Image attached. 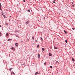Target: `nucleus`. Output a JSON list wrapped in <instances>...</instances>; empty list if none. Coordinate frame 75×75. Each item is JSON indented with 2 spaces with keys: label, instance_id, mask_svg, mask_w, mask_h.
<instances>
[{
  "label": "nucleus",
  "instance_id": "58836bf2",
  "mask_svg": "<svg viewBox=\"0 0 75 75\" xmlns=\"http://www.w3.org/2000/svg\"><path fill=\"white\" fill-rule=\"evenodd\" d=\"M59 15L60 16H61V14H60V13H59Z\"/></svg>",
  "mask_w": 75,
  "mask_h": 75
},
{
  "label": "nucleus",
  "instance_id": "9b49d317",
  "mask_svg": "<svg viewBox=\"0 0 75 75\" xmlns=\"http://www.w3.org/2000/svg\"><path fill=\"white\" fill-rule=\"evenodd\" d=\"M7 41H11V39H8Z\"/></svg>",
  "mask_w": 75,
  "mask_h": 75
},
{
  "label": "nucleus",
  "instance_id": "aec40b11",
  "mask_svg": "<svg viewBox=\"0 0 75 75\" xmlns=\"http://www.w3.org/2000/svg\"><path fill=\"white\" fill-rule=\"evenodd\" d=\"M13 69V68L9 69V71H11V70Z\"/></svg>",
  "mask_w": 75,
  "mask_h": 75
},
{
  "label": "nucleus",
  "instance_id": "cd10ccee",
  "mask_svg": "<svg viewBox=\"0 0 75 75\" xmlns=\"http://www.w3.org/2000/svg\"><path fill=\"white\" fill-rule=\"evenodd\" d=\"M40 54L38 56V58H40Z\"/></svg>",
  "mask_w": 75,
  "mask_h": 75
},
{
  "label": "nucleus",
  "instance_id": "4468645a",
  "mask_svg": "<svg viewBox=\"0 0 75 75\" xmlns=\"http://www.w3.org/2000/svg\"><path fill=\"white\" fill-rule=\"evenodd\" d=\"M46 64H47V62H45L44 63V65L45 66L46 65Z\"/></svg>",
  "mask_w": 75,
  "mask_h": 75
},
{
  "label": "nucleus",
  "instance_id": "f704fd0d",
  "mask_svg": "<svg viewBox=\"0 0 75 75\" xmlns=\"http://www.w3.org/2000/svg\"><path fill=\"white\" fill-rule=\"evenodd\" d=\"M35 41L36 42H37V40H35Z\"/></svg>",
  "mask_w": 75,
  "mask_h": 75
},
{
  "label": "nucleus",
  "instance_id": "a19ab883",
  "mask_svg": "<svg viewBox=\"0 0 75 75\" xmlns=\"http://www.w3.org/2000/svg\"><path fill=\"white\" fill-rule=\"evenodd\" d=\"M0 27H1V25H0Z\"/></svg>",
  "mask_w": 75,
  "mask_h": 75
},
{
  "label": "nucleus",
  "instance_id": "a878e982",
  "mask_svg": "<svg viewBox=\"0 0 75 75\" xmlns=\"http://www.w3.org/2000/svg\"><path fill=\"white\" fill-rule=\"evenodd\" d=\"M37 47L38 48L39 47V45H38L37 46Z\"/></svg>",
  "mask_w": 75,
  "mask_h": 75
},
{
  "label": "nucleus",
  "instance_id": "20e7f679",
  "mask_svg": "<svg viewBox=\"0 0 75 75\" xmlns=\"http://www.w3.org/2000/svg\"><path fill=\"white\" fill-rule=\"evenodd\" d=\"M18 43H15V45L17 47V46H18Z\"/></svg>",
  "mask_w": 75,
  "mask_h": 75
},
{
  "label": "nucleus",
  "instance_id": "6ab92c4d",
  "mask_svg": "<svg viewBox=\"0 0 75 75\" xmlns=\"http://www.w3.org/2000/svg\"><path fill=\"white\" fill-rule=\"evenodd\" d=\"M2 6H1V3H0V7H1Z\"/></svg>",
  "mask_w": 75,
  "mask_h": 75
},
{
  "label": "nucleus",
  "instance_id": "7c9ffc66",
  "mask_svg": "<svg viewBox=\"0 0 75 75\" xmlns=\"http://www.w3.org/2000/svg\"><path fill=\"white\" fill-rule=\"evenodd\" d=\"M43 18L44 19V20H45V17H44Z\"/></svg>",
  "mask_w": 75,
  "mask_h": 75
},
{
  "label": "nucleus",
  "instance_id": "0eeeda50",
  "mask_svg": "<svg viewBox=\"0 0 75 75\" xmlns=\"http://www.w3.org/2000/svg\"><path fill=\"white\" fill-rule=\"evenodd\" d=\"M5 25H7V26H8V23H5Z\"/></svg>",
  "mask_w": 75,
  "mask_h": 75
},
{
  "label": "nucleus",
  "instance_id": "473e14b6",
  "mask_svg": "<svg viewBox=\"0 0 75 75\" xmlns=\"http://www.w3.org/2000/svg\"><path fill=\"white\" fill-rule=\"evenodd\" d=\"M23 2H25V0H23Z\"/></svg>",
  "mask_w": 75,
  "mask_h": 75
},
{
  "label": "nucleus",
  "instance_id": "f3484780",
  "mask_svg": "<svg viewBox=\"0 0 75 75\" xmlns=\"http://www.w3.org/2000/svg\"><path fill=\"white\" fill-rule=\"evenodd\" d=\"M28 12H30V9L28 10Z\"/></svg>",
  "mask_w": 75,
  "mask_h": 75
},
{
  "label": "nucleus",
  "instance_id": "79ce46f5",
  "mask_svg": "<svg viewBox=\"0 0 75 75\" xmlns=\"http://www.w3.org/2000/svg\"><path fill=\"white\" fill-rule=\"evenodd\" d=\"M37 38L38 40V38Z\"/></svg>",
  "mask_w": 75,
  "mask_h": 75
},
{
  "label": "nucleus",
  "instance_id": "c85d7f7f",
  "mask_svg": "<svg viewBox=\"0 0 75 75\" xmlns=\"http://www.w3.org/2000/svg\"><path fill=\"white\" fill-rule=\"evenodd\" d=\"M16 37H18V38H19V36L18 37V36L16 35Z\"/></svg>",
  "mask_w": 75,
  "mask_h": 75
},
{
  "label": "nucleus",
  "instance_id": "dca6fc26",
  "mask_svg": "<svg viewBox=\"0 0 75 75\" xmlns=\"http://www.w3.org/2000/svg\"><path fill=\"white\" fill-rule=\"evenodd\" d=\"M40 38H41V41H43V39H42V37Z\"/></svg>",
  "mask_w": 75,
  "mask_h": 75
},
{
  "label": "nucleus",
  "instance_id": "f257e3e1",
  "mask_svg": "<svg viewBox=\"0 0 75 75\" xmlns=\"http://www.w3.org/2000/svg\"><path fill=\"white\" fill-rule=\"evenodd\" d=\"M37 74L38 75L39 74V73L37 72H36L35 73V75H37Z\"/></svg>",
  "mask_w": 75,
  "mask_h": 75
},
{
  "label": "nucleus",
  "instance_id": "f8f14e48",
  "mask_svg": "<svg viewBox=\"0 0 75 75\" xmlns=\"http://www.w3.org/2000/svg\"><path fill=\"white\" fill-rule=\"evenodd\" d=\"M64 33H65V34H67V33L65 30H64Z\"/></svg>",
  "mask_w": 75,
  "mask_h": 75
},
{
  "label": "nucleus",
  "instance_id": "393cba45",
  "mask_svg": "<svg viewBox=\"0 0 75 75\" xmlns=\"http://www.w3.org/2000/svg\"><path fill=\"white\" fill-rule=\"evenodd\" d=\"M11 49L12 50H14V48H13V47H12L11 48Z\"/></svg>",
  "mask_w": 75,
  "mask_h": 75
},
{
  "label": "nucleus",
  "instance_id": "ddd939ff",
  "mask_svg": "<svg viewBox=\"0 0 75 75\" xmlns=\"http://www.w3.org/2000/svg\"><path fill=\"white\" fill-rule=\"evenodd\" d=\"M2 35V34H1V32H0V36H1Z\"/></svg>",
  "mask_w": 75,
  "mask_h": 75
},
{
  "label": "nucleus",
  "instance_id": "72a5a7b5",
  "mask_svg": "<svg viewBox=\"0 0 75 75\" xmlns=\"http://www.w3.org/2000/svg\"><path fill=\"white\" fill-rule=\"evenodd\" d=\"M72 6H74V4H73L72 5Z\"/></svg>",
  "mask_w": 75,
  "mask_h": 75
},
{
  "label": "nucleus",
  "instance_id": "7ed1b4c3",
  "mask_svg": "<svg viewBox=\"0 0 75 75\" xmlns=\"http://www.w3.org/2000/svg\"><path fill=\"white\" fill-rule=\"evenodd\" d=\"M49 55L50 56V57H51V56H52V54L51 53H49Z\"/></svg>",
  "mask_w": 75,
  "mask_h": 75
},
{
  "label": "nucleus",
  "instance_id": "bb28decb",
  "mask_svg": "<svg viewBox=\"0 0 75 75\" xmlns=\"http://www.w3.org/2000/svg\"><path fill=\"white\" fill-rule=\"evenodd\" d=\"M72 29L73 30H75V28H72Z\"/></svg>",
  "mask_w": 75,
  "mask_h": 75
},
{
  "label": "nucleus",
  "instance_id": "e433bc0d",
  "mask_svg": "<svg viewBox=\"0 0 75 75\" xmlns=\"http://www.w3.org/2000/svg\"><path fill=\"white\" fill-rule=\"evenodd\" d=\"M9 21H10V19H9Z\"/></svg>",
  "mask_w": 75,
  "mask_h": 75
},
{
  "label": "nucleus",
  "instance_id": "39448f33",
  "mask_svg": "<svg viewBox=\"0 0 75 75\" xmlns=\"http://www.w3.org/2000/svg\"><path fill=\"white\" fill-rule=\"evenodd\" d=\"M72 61H73V62H75V60L74 59V58H72Z\"/></svg>",
  "mask_w": 75,
  "mask_h": 75
},
{
  "label": "nucleus",
  "instance_id": "1a4fd4ad",
  "mask_svg": "<svg viewBox=\"0 0 75 75\" xmlns=\"http://www.w3.org/2000/svg\"><path fill=\"white\" fill-rule=\"evenodd\" d=\"M2 16H5V15H4V13H2Z\"/></svg>",
  "mask_w": 75,
  "mask_h": 75
},
{
  "label": "nucleus",
  "instance_id": "f03ea898",
  "mask_svg": "<svg viewBox=\"0 0 75 75\" xmlns=\"http://www.w3.org/2000/svg\"><path fill=\"white\" fill-rule=\"evenodd\" d=\"M56 63L57 64V65H58V64H59V62H58V61H57L56 62Z\"/></svg>",
  "mask_w": 75,
  "mask_h": 75
},
{
  "label": "nucleus",
  "instance_id": "4be33fe9",
  "mask_svg": "<svg viewBox=\"0 0 75 75\" xmlns=\"http://www.w3.org/2000/svg\"><path fill=\"white\" fill-rule=\"evenodd\" d=\"M32 38L33 40H34V37H32Z\"/></svg>",
  "mask_w": 75,
  "mask_h": 75
},
{
  "label": "nucleus",
  "instance_id": "b1692460",
  "mask_svg": "<svg viewBox=\"0 0 75 75\" xmlns=\"http://www.w3.org/2000/svg\"><path fill=\"white\" fill-rule=\"evenodd\" d=\"M4 18H7V17L6 16H4Z\"/></svg>",
  "mask_w": 75,
  "mask_h": 75
},
{
  "label": "nucleus",
  "instance_id": "37998d69",
  "mask_svg": "<svg viewBox=\"0 0 75 75\" xmlns=\"http://www.w3.org/2000/svg\"><path fill=\"white\" fill-rule=\"evenodd\" d=\"M51 48H52V47H51Z\"/></svg>",
  "mask_w": 75,
  "mask_h": 75
},
{
  "label": "nucleus",
  "instance_id": "2f4dec72",
  "mask_svg": "<svg viewBox=\"0 0 75 75\" xmlns=\"http://www.w3.org/2000/svg\"><path fill=\"white\" fill-rule=\"evenodd\" d=\"M12 72L13 73V74H14V72L12 71Z\"/></svg>",
  "mask_w": 75,
  "mask_h": 75
},
{
  "label": "nucleus",
  "instance_id": "c756f323",
  "mask_svg": "<svg viewBox=\"0 0 75 75\" xmlns=\"http://www.w3.org/2000/svg\"><path fill=\"white\" fill-rule=\"evenodd\" d=\"M0 10H1V7H0Z\"/></svg>",
  "mask_w": 75,
  "mask_h": 75
},
{
  "label": "nucleus",
  "instance_id": "ea45409f",
  "mask_svg": "<svg viewBox=\"0 0 75 75\" xmlns=\"http://www.w3.org/2000/svg\"><path fill=\"white\" fill-rule=\"evenodd\" d=\"M11 40H13V39H11Z\"/></svg>",
  "mask_w": 75,
  "mask_h": 75
},
{
  "label": "nucleus",
  "instance_id": "6e6552de",
  "mask_svg": "<svg viewBox=\"0 0 75 75\" xmlns=\"http://www.w3.org/2000/svg\"><path fill=\"white\" fill-rule=\"evenodd\" d=\"M54 48L56 50H57V48L55 46H54Z\"/></svg>",
  "mask_w": 75,
  "mask_h": 75
},
{
  "label": "nucleus",
  "instance_id": "412c9836",
  "mask_svg": "<svg viewBox=\"0 0 75 75\" xmlns=\"http://www.w3.org/2000/svg\"><path fill=\"white\" fill-rule=\"evenodd\" d=\"M42 51H45V50H44V48H42Z\"/></svg>",
  "mask_w": 75,
  "mask_h": 75
},
{
  "label": "nucleus",
  "instance_id": "5701e85b",
  "mask_svg": "<svg viewBox=\"0 0 75 75\" xmlns=\"http://www.w3.org/2000/svg\"><path fill=\"white\" fill-rule=\"evenodd\" d=\"M50 68H52V66H50Z\"/></svg>",
  "mask_w": 75,
  "mask_h": 75
},
{
  "label": "nucleus",
  "instance_id": "4c0bfd02",
  "mask_svg": "<svg viewBox=\"0 0 75 75\" xmlns=\"http://www.w3.org/2000/svg\"><path fill=\"white\" fill-rule=\"evenodd\" d=\"M72 4H74V3H73V2H72Z\"/></svg>",
  "mask_w": 75,
  "mask_h": 75
},
{
  "label": "nucleus",
  "instance_id": "c9c22d12",
  "mask_svg": "<svg viewBox=\"0 0 75 75\" xmlns=\"http://www.w3.org/2000/svg\"><path fill=\"white\" fill-rule=\"evenodd\" d=\"M38 56H39V55H40V54H38Z\"/></svg>",
  "mask_w": 75,
  "mask_h": 75
},
{
  "label": "nucleus",
  "instance_id": "a211bd4d",
  "mask_svg": "<svg viewBox=\"0 0 75 75\" xmlns=\"http://www.w3.org/2000/svg\"><path fill=\"white\" fill-rule=\"evenodd\" d=\"M65 42H66V43H67L68 42V41H67V40H66L65 41Z\"/></svg>",
  "mask_w": 75,
  "mask_h": 75
},
{
  "label": "nucleus",
  "instance_id": "9d476101",
  "mask_svg": "<svg viewBox=\"0 0 75 75\" xmlns=\"http://www.w3.org/2000/svg\"><path fill=\"white\" fill-rule=\"evenodd\" d=\"M6 36H8V33H6Z\"/></svg>",
  "mask_w": 75,
  "mask_h": 75
},
{
  "label": "nucleus",
  "instance_id": "2eb2a0df",
  "mask_svg": "<svg viewBox=\"0 0 75 75\" xmlns=\"http://www.w3.org/2000/svg\"><path fill=\"white\" fill-rule=\"evenodd\" d=\"M52 1V3H55V0H54Z\"/></svg>",
  "mask_w": 75,
  "mask_h": 75
},
{
  "label": "nucleus",
  "instance_id": "423d86ee",
  "mask_svg": "<svg viewBox=\"0 0 75 75\" xmlns=\"http://www.w3.org/2000/svg\"><path fill=\"white\" fill-rule=\"evenodd\" d=\"M29 21H27L26 22V24H28L29 23Z\"/></svg>",
  "mask_w": 75,
  "mask_h": 75
}]
</instances>
